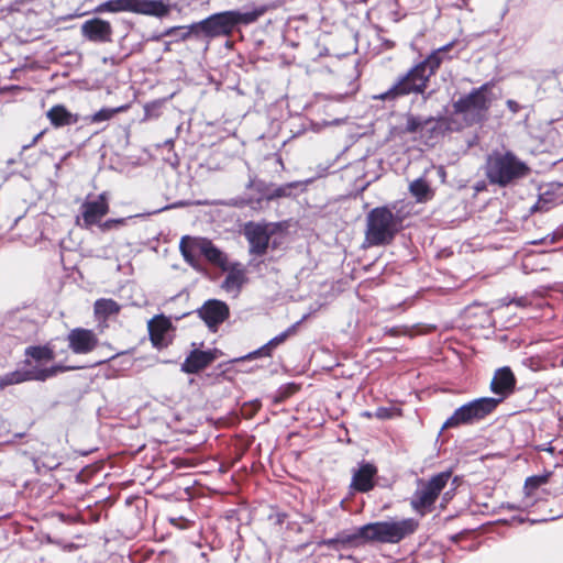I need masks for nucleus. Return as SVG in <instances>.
<instances>
[{"mask_svg":"<svg viewBox=\"0 0 563 563\" xmlns=\"http://www.w3.org/2000/svg\"><path fill=\"white\" fill-rule=\"evenodd\" d=\"M418 528V521L413 518L401 520L377 521L364 525L353 534H340L336 538L328 539L322 544L333 549L338 545H345L355 542L358 538L365 541L380 543H398L406 537L412 534Z\"/></svg>","mask_w":563,"mask_h":563,"instance_id":"f257e3e1","label":"nucleus"},{"mask_svg":"<svg viewBox=\"0 0 563 563\" xmlns=\"http://www.w3.org/2000/svg\"><path fill=\"white\" fill-rule=\"evenodd\" d=\"M529 167L514 153L494 151L487 156L485 175L493 185L506 187L507 185L527 176Z\"/></svg>","mask_w":563,"mask_h":563,"instance_id":"f03ea898","label":"nucleus"},{"mask_svg":"<svg viewBox=\"0 0 563 563\" xmlns=\"http://www.w3.org/2000/svg\"><path fill=\"white\" fill-rule=\"evenodd\" d=\"M264 13L263 9L249 12L223 11L211 14L199 22L192 23L195 31H202L207 37L227 36L232 33L238 24H250L255 22Z\"/></svg>","mask_w":563,"mask_h":563,"instance_id":"7ed1b4c3","label":"nucleus"},{"mask_svg":"<svg viewBox=\"0 0 563 563\" xmlns=\"http://www.w3.org/2000/svg\"><path fill=\"white\" fill-rule=\"evenodd\" d=\"M400 228L401 219L388 207L374 208L366 217L365 241L369 246L388 244Z\"/></svg>","mask_w":563,"mask_h":563,"instance_id":"20e7f679","label":"nucleus"},{"mask_svg":"<svg viewBox=\"0 0 563 563\" xmlns=\"http://www.w3.org/2000/svg\"><path fill=\"white\" fill-rule=\"evenodd\" d=\"M492 82H486L453 103L454 112L461 114L467 124L482 122L486 119L492 103Z\"/></svg>","mask_w":563,"mask_h":563,"instance_id":"39448f33","label":"nucleus"},{"mask_svg":"<svg viewBox=\"0 0 563 563\" xmlns=\"http://www.w3.org/2000/svg\"><path fill=\"white\" fill-rule=\"evenodd\" d=\"M500 402V399L483 397L470 401L457 408L444 422L443 429L455 428L461 424H472L489 415Z\"/></svg>","mask_w":563,"mask_h":563,"instance_id":"423d86ee","label":"nucleus"},{"mask_svg":"<svg viewBox=\"0 0 563 563\" xmlns=\"http://www.w3.org/2000/svg\"><path fill=\"white\" fill-rule=\"evenodd\" d=\"M431 76L423 69L422 65H416L404 77H401L386 92L375 96L380 100H393L409 93H419L424 90Z\"/></svg>","mask_w":563,"mask_h":563,"instance_id":"0eeeda50","label":"nucleus"},{"mask_svg":"<svg viewBox=\"0 0 563 563\" xmlns=\"http://www.w3.org/2000/svg\"><path fill=\"white\" fill-rule=\"evenodd\" d=\"M71 367L52 366L51 368H41L33 365L31 360L26 358L24 366L0 376V388L20 384L27 380H45L55 376L58 372L70 369Z\"/></svg>","mask_w":563,"mask_h":563,"instance_id":"6e6552de","label":"nucleus"},{"mask_svg":"<svg viewBox=\"0 0 563 563\" xmlns=\"http://www.w3.org/2000/svg\"><path fill=\"white\" fill-rule=\"evenodd\" d=\"M451 477L450 472H442L433 477L420 488H418L411 498V506L415 510L424 514L437 500L441 490L445 487Z\"/></svg>","mask_w":563,"mask_h":563,"instance_id":"1a4fd4ad","label":"nucleus"},{"mask_svg":"<svg viewBox=\"0 0 563 563\" xmlns=\"http://www.w3.org/2000/svg\"><path fill=\"white\" fill-rule=\"evenodd\" d=\"M275 230L276 227L272 223H246L244 236L249 242L250 254L263 256L268 249L271 236L275 233Z\"/></svg>","mask_w":563,"mask_h":563,"instance_id":"9d476101","label":"nucleus"},{"mask_svg":"<svg viewBox=\"0 0 563 563\" xmlns=\"http://www.w3.org/2000/svg\"><path fill=\"white\" fill-rule=\"evenodd\" d=\"M109 202L107 192L98 195L95 199L87 198L80 206L82 223L80 227L89 229L108 213Z\"/></svg>","mask_w":563,"mask_h":563,"instance_id":"9b49d317","label":"nucleus"},{"mask_svg":"<svg viewBox=\"0 0 563 563\" xmlns=\"http://www.w3.org/2000/svg\"><path fill=\"white\" fill-rule=\"evenodd\" d=\"M81 35L93 43L112 42L113 29L109 21L100 18H92L85 21L80 26Z\"/></svg>","mask_w":563,"mask_h":563,"instance_id":"f8f14e48","label":"nucleus"},{"mask_svg":"<svg viewBox=\"0 0 563 563\" xmlns=\"http://www.w3.org/2000/svg\"><path fill=\"white\" fill-rule=\"evenodd\" d=\"M67 341L75 354H88L96 349L99 339L90 329L75 328L68 333Z\"/></svg>","mask_w":563,"mask_h":563,"instance_id":"ddd939ff","label":"nucleus"},{"mask_svg":"<svg viewBox=\"0 0 563 563\" xmlns=\"http://www.w3.org/2000/svg\"><path fill=\"white\" fill-rule=\"evenodd\" d=\"M199 316L206 324L216 330L218 324L222 323L229 316L228 306L220 300H208L200 309Z\"/></svg>","mask_w":563,"mask_h":563,"instance_id":"4468645a","label":"nucleus"},{"mask_svg":"<svg viewBox=\"0 0 563 563\" xmlns=\"http://www.w3.org/2000/svg\"><path fill=\"white\" fill-rule=\"evenodd\" d=\"M516 379L509 367H503L496 371L492 382L490 390L500 399V402L510 394L515 388Z\"/></svg>","mask_w":563,"mask_h":563,"instance_id":"2eb2a0df","label":"nucleus"},{"mask_svg":"<svg viewBox=\"0 0 563 563\" xmlns=\"http://www.w3.org/2000/svg\"><path fill=\"white\" fill-rule=\"evenodd\" d=\"M147 327L154 346H166L168 343L167 335L172 330L170 319L163 314L155 316L148 321Z\"/></svg>","mask_w":563,"mask_h":563,"instance_id":"dca6fc26","label":"nucleus"},{"mask_svg":"<svg viewBox=\"0 0 563 563\" xmlns=\"http://www.w3.org/2000/svg\"><path fill=\"white\" fill-rule=\"evenodd\" d=\"M217 358V351H192L181 365L185 373L194 374L207 367Z\"/></svg>","mask_w":563,"mask_h":563,"instance_id":"f3484780","label":"nucleus"},{"mask_svg":"<svg viewBox=\"0 0 563 563\" xmlns=\"http://www.w3.org/2000/svg\"><path fill=\"white\" fill-rule=\"evenodd\" d=\"M376 473L377 468L373 464H362L353 474L352 488L362 493L371 490L374 487V476Z\"/></svg>","mask_w":563,"mask_h":563,"instance_id":"a211bd4d","label":"nucleus"},{"mask_svg":"<svg viewBox=\"0 0 563 563\" xmlns=\"http://www.w3.org/2000/svg\"><path fill=\"white\" fill-rule=\"evenodd\" d=\"M170 11L169 4L163 0H134L133 12L156 18L166 16Z\"/></svg>","mask_w":563,"mask_h":563,"instance_id":"6ab92c4d","label":"nucleus"},{"mask_svg":"<svg viewBox=\"0 0 563 563\" xmlns=\"http://www.w3.org/2000/svg\"><path fill=\"white\" fill-rule=\"evenodd\" d=\"M46 115L55 128L71 125L79 121V115L71 113L63 104L52 107Z\"/></svg>","mask_w":563,"mask_h":563,"instance_id":"aec40b11","label":"nucleus"},{"mask_svg":"<svg viewBox=\"0 0 563 563\" xmlns=\"http://www.w3.org/2000/svg\"><path fill=\"white\" fill-rule=\"evenodd\" d=\"M200 254H202L209 262L218 265L220 267H224L227 265V256L223 254L210 240L201 239L199 244H197Z\"/></svg>","mask_w":563,"mask_h":563,"instance_id":"412c9836","label":"nucleus"},{"mask_svg":"<svg viewBox=\"0 0 563 563\" xmlns=\"http://www.w3.org/2000/svg\"><path fill=\"white\" fill-rule=\"evenodd\" d=\"M452 46H453V43H450L448 45H444V46L433 51L423 62L419 63V65H422L423 69L427 70V73L430 76L433 75L434 71L442 64V62L445 58H449L446 56V53L450 51V48Z\"/></svg>","mask_w":563,"mask_h":563,"instance_id":"4be33fe9","label":"nucleus"},{"mask_svg":"<svg viewBox=\"0 0 563 563\" xmlns=\"http://www.w3.org/2000/svg\"><path fill=\"white\" fill-rule=\"evenodd\" d=\"M200 238L183 236L179 243L180 252L187 263L196 267V256L200 254L198 245Z\"/></svg>","mask_w":563,"mask_h":563,"instance_id":"5701e85b","label":"nucleus"},{"mask_svg":"<svg viewBox=\"0 0 563 563\" xmlns=\"http://www.w3.org/2000/svg\"><path fill=\"white\" fill-rule=\"evenodd\" d=\"M25 355L32 360L33 365L41 368H45L43 365L54 360V353L47 346H29Z\"/></svg>","mask_w":563,"mask_h":563,"instance_id":"b1692460","label":"nucleus"},{"mask_svg":"<svg viewBox=\"0 0 563 563\" xmlns=\"http://www.w3.org/2000/svg\"><path fill=\"white\" fill-rule=\"evenodd\" d=\"M409 191L416 198L417 202H426L433 197L430 185L423 178H418L411 181L409 185Z\"/></svg>","mask_w":563,"mask_h":563,"instance_id":"393cba45","label":"nucleus"},{"mask_svg":"<svg viewBox=\"0 0 563 563\" xmlns=\"http://www.w3.org/2000/svg\"><path fill=\"white\" fill-rule=\"evenodd\" d=\"M244 272L242 269H232L227 275L222 284V288L232 294V296H236L244 283Z\"/></svg>","mask_w":563,"mask_h":563,"instance_id":"a878e982","label":"nucleus"},{"mask_svg":"<svg viewBox=\"0 0 563 563\" xmlns=\"http://www.w3.org/2000/svg\"><path fill=\"white\" fill-rule=\"evenodd\" d=\"M95 314L98 319H107L112 314H117L120 311V306L113 299H98L95 302Z\"/></svg>","mask_w":563,"mask_h":563,"instance_id":"bb28decb","label":"nucleus"},{"mask_svg":"<svg viewBox=\"0 0 563 563\" xmlns=\"http://www.w3.org/2000/svg\"><path fill=\"white\" fill-rule=\"evenodd\" d=\"M133 1L134 0H109L103 3H100L95 12H123L130 11L133 12Z\"/></svg>","mask_w":563,"mask_h":563,"instance_id":"cd10ccee","label":"nucleus"},{"mask_svg":"<svg viewBox=\"0 0 563 563\" xmlns=\"http://www.w3.org/2000/svg\"><path fill=\"white\" fill-rule=\"evenodd\" d=\"M124 110V107L118 108H102L98 112L93 113L86 118V121L89 123H100L104 121H109L114 117V114Z\"/></svg>","mask_w":563,"mask_h":563,"instance_id":"c85d7f7f","label":"nucleus"},{"mask_svg":"<svg viewBox=\"0 0 563 563\" xmlns=\"http://www.w3.org/2000/svg\"><path fill=\"white\" fill-rule=\"evenodd\" d=\"M292 331V328L284 331L283 333H280L279 335L273 338L272 340H269L267 342L266 345H264L262 349H261V352L262 354H265V355H269V353L272 352V350H274L276 346H278L279 344H282L288 336L289 334L291 333Z\"/></svg>","mask_w":563,"mask_h":563,"instance_id":"c756f323","label":"nucleus"},{"mask_svg":"<svg viewBox=\"0 0 563 563\" xmlns=\"http://www.w3.org/2000/svg\"><path fill=\"white\" fill-rule=\"evenodd\" d=\"M548 481H549L548 475L528 477L525 483L526 495L530 496L534 489H537L538 487H540L543 484H547Z\"/></svg>","mask_w":563,"mask_h":563,"instance_id":"7c9ffc66","label":"nucleus"},{"mask_svg":"<svg viewBox=\"0 0 563 563\" xmlns=\"http://www.w3.org/2000/svg\"><path fill=\"white\" fill-rule=\"evenodd\" d=\"M192 27V24L188 26H179V27H170L168 29L165 34L166 35H173L175 31L180 30L183 33L180 34L181 40H187L190 35H202V31H195Z\"/></svg>","mask_w":563,"mask_h":563,"instance_id":"2f4dec72","label":"nucleus"},{"mask_svg":"<svg viewBox=\"0 0 563 563\" xmlns=\"http://www.w3.org/2000/svg\"><path fill=\"white\" fill-rule=\"evenodd\" d=\"M125 220L126 219H123V218H121V219H109V220L104 221L103 223H101L100 228H101L102 231H108V230H111L114 227L124 224Z\"/></svg>","mask_w":563,"mask_h":563,"instance_id":"473e14b6","label":"nucleus"},{"mask_svg":"<svg viewBox=\"0 0 563 563\" xmlns=\"http://www.w3.org/2000/svg\"><path fill=\"white\" fill-rule=\"evenodd\" d=\"M294 186V184H289L287 186H284V187H279L277 188L272 195H271V199L272 198H278V197H284V196H287L288 195V189L291 188Z\"/></svg>","mask_w":563,"mask_h":563,"instance_id":"72a5a7b5","label":"nucleus"},{"mask_svg":"<svg viewBox=\"0 0 563 563\" xmlns=\"http://www.w3.org/2000/svg\"><path fill=\"white\" fill-rule=\"evenodd\" d=\"M506 104L512 113H517L520 110L519 103L515 100L509 99L507 100Z\"/></svg>","mask_w":563,"mask_h":563,"instance_id":"f704fd0d","label":"nucleus"},{"mask_svg":"<svg viewBox=\"0 0 563 563\" xmlns=\"http://www.w3.org/2000/svg\"><path fill=\"white\" fill-rule=\"evenodd\" d=\"M418 124L416 123L415 119L408 120L407 130L409 132H415L417 130Z\"/></svg>","mask_w":563,"mask_h":563,"instance_id":"c9c22d12","label":"nucleus"},{"mask_svg":"<svg viewBox=\"0 0 563 563\" xmlns=\"http://www.w3.org/2000/svg\"><path fill=\"white\" fill-rule=\"evenodd\" d=\"M43 135V132H40L37 135H35L32 140V142L29 144V145H24L23 148H29L31 146H33L38 140L40 137Z\"/></svg>","mask_w":563,"mask_h":563,"instance_id":"e433bc0d","label":"nucleus"},{"mask_svg":"<svg viewBox=\"0 0 563 563\" xmlns=\"http://www.w3.org/2000/svg\"><path fill=\"white\" fill-rule=\"evenodd\" d=\"M507 508L508 509H517V507H515L514 505H508Z\"/></svg>","mask_w":563,"mask_h":563,"instance_id":"4c0bfd02","label":"nucleus"}]
</instances>
